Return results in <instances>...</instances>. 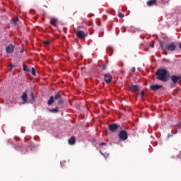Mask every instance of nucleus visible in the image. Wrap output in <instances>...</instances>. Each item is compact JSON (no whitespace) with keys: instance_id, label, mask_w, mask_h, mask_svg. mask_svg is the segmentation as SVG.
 Wrapping results in <instances>:
<instances>
[{"instance_id":"obj_4","label":"nucleus","mask_w":181,"mask_h":181,"mask_svg":"<svg viewBox=\"0 0 181 181\" xmlns=\"http://www.w3.org/2000/svg\"><path fill=\"white\" fill-rule=\"evenodd\" d=\"M118 137L121 141H127L128 139V133L125 130H120Z\"/></svg>"},{"instance_id":"obj_7","label":"nucleus","mask_w":181,"mask_h":181,"mask_svg":"<svg viewBox=\"0 0 181 181\" xmlns=\"http://www.w3.org/2000/svg\"><path fill=\"white\" fill-rule=\"evenodd\" d=\"M14 50H15V46H13V45H12V44H10L6 48V52L7 54L13 53Z\"/></svg>"},{"instance_id":"obj_25","label":"nucleus","mask_w":181,"mask_h":181,"mask_svg":"<svg viewBox=\"0 0 181 181\" xmlns=\"http://www.w3.org/2000/svg\"><path fill=\"white\" fill-rule=\"evenodd\" d=\"M118 16H119V18H124V13H118Z\"/></svg>"},{"instance_id":"obj_17","label":"nucleus","mask_w":181,"mask_h":181,"mask_svg":"<svg viewBox=\"0 0 181 181\" xmlns=\"http://www.w3.org/2000/svg\"><path fill=\"white\" fill-rule=\"evenodd\" d=\"M30 97L31 100H30V103H33V101H35V93H33V92L30 93Z\"/></svg>"},{"instance_id":"obj_12","label":"nucleus","mask_w":181,"mask_h":181,"mask_svg":"<svg viewBox=\"0 0 181 181\" xmlns=\"http://www.w3.org/2000/svg\"><path fill=\"white\" fill-rule=\"evenodd\" d=\"M158 1L156 0H150L147 1V6H153V5H156Z\"/></svg>"},{"instance_id":"obj_8","label":"nucleus","mask_w":181,"mask_h":181,"mask_svg":"<svg viewBox=\"0 0 181 181\" xmlns=\"http://www.w3.org/2000/svg\"><path fill=\"white\" fill-rule=\"evenodd\" d=\"M163 86L162 85H151L150 86V90L151 91H158V90H160L162 88Z\"/></svg>"},{"instance_id":"obj_35","label":"nucleus","mask_w":181,"mask_h":181,"mask_svg":"<svg viewBox=\"0 0 181 181\" xmlns=\"http://www.w3.org/2000/svg\"><path fill=\"white\" fill-rule=\"evenodd\" d=\"M151 47H154V46H153V45H152V46H151Z\"/></svg>"},{"instance_id":"obj_2","label":"nucleus","mask_w":181,"mask_h":181,"mask_svg":"<svg viewBox=\"0 0 181 181\" xmlns=\"http://www.w3.org/2000/svg\"><path fill=\"white\" fill-rule=\"evenodd\" d=\"M158 42L163 52H166V49L169 50V52H175V50H176V43L175 42H170L165 46V43L163 41L159 40Z\"/></svg>"},{"instance_id":"obj_20","label":"nucleus","mask_w":181,"mask_h":181,"mask_svg":"<svg viewBox=\"0 0 181 181\" xmlns=\"http://www.w3.org/2000/svg\"><path fill=\"white\" fill-rule=\"evenodd\" d=\"M43 43L45 46V47H47V46H49L50 45V42H49L48 40L43 41Z\"/></svg>"},{"instance_id":"obj_5","label":"nucleus","mask_w":181,"mask_h":181,"mask_svg":"<svg viewBox=\"0 0 181 181\" xmlns=\"http://www.w3.org/2000/svg\"><path fill=\"white\" fill-rule=\"evenodd\" d=\"M104 78H105V83H107V84H110V83H111V81H112V76L110 74H105L104 75Z\"/></svg>"},{"instance_id":"obj_32","label":"nucleus","mask_w":181,"mask_h":181,"mask_svg":"<svg viewBox=\"0 0 181 181\" xmlns=\"http://www.w3.org/2000/svg\"><path fill=\"white\" fill-rule=\"evenodd\" d=\"M168 59H163V62H166Z\"/></svg>"},{"instance_id":"obj_27","label":"nucleus","mask_w":181,"mask_h":181,"mask_svg":"<svg viewBox=\"0 0 181 181\" xmlns=\"http://www.w3.org/2000/svg\"><path fill=\"white\" fill-rule=\"evenodd\" d=\"M99 145H100V146H103L107 145V143L103 142V143L99 144Z\"/></svg>"},{"instance_id":"obj_28","label":"nucleus","mask_w":181,"mask_h":181,"mask_svg":"<svg viewBox=\"0 0 181 181\" xmlns=\"http://www.w3.org/2000/svg\"><path fill=\"white\" fill-rule=\"evenodd\" d=\"M103 70H107V66L105 65H102Z\"/></svg>"},{"instance_id":"obj_14","label":"nucleus","mask_w":181,"mask_h":181,"mask_svg":"<svg viewBox=\"0 0 181 181\" xmlns=\"http://www.w3.org/2000/svg\"><path fill=\"white\" fill-rule=\"evenodd\" d=\"M68 142H69V145H74V144H76V137L75 136L71 137L68 140Z\"/></svg>"},{"instance_id":"obj_34","label":"nucleus","mask_w":181,"mask_h":181,"mask_svg":"<svg viewBox=\"0 0 181 181\" xmlns=\"http://www.w3.org/2000/svg\"><path fill=\"white\" fill-rule=\"evenodd\" d=\"M83 69H84V68L82 67V68H81V70H83Z\"/></svg>"},{"instance_id":"obj_16","label":"nucleus","mask_w":181,"mask_h":181,"mask_svg":"<svg viewBox=\"0 0 181 181\" xmlns=\"http://www.w3.org/2000/svg\"><path fill=\"white\" fill-rule=\"evenodd\" d=\"M59 98H62V95H60V92H57V93H55L54 100H59Z\"/></svg>"},{"instance_id":"obj_10","label":"nucleus","mask_w":181,"mask_h":181,"mask_svg":"<svg viewBox=\"0 0 181 181\" xmlns=\"http://www.w3.org/2000/svg\"><path fill=\"white\" fill-rule=\"evenodd\" d=\"M21 100H23V104H28V93L23 92L21 95Z\"/></svg>"},{"instance_id":"obj_13","label":"nucleus","mask_w":181,"mask_h":181,"mask_svg":"<svg viewBox=\"0 0 181 181\" xmlns=\"http://www.w3.org/2000/svg\"><path fill=\"white\" fill-rule=\"evenodd\" d=\"M50 23L51 25H52L53 26H57V18H50Z\"/></svg>"},{"instance_id":"obj_24","label":"nucleus","mask_w":181,"mask_h":181,"mask_svg":"<svg viewBox=\"0 0 181 181\" xmlns=\"http://www.w3.org/2000/svg\"><path fill=\"white\" fill-rule=\"evenodd\" d=\"M141 98H144V97H145V92L144 90H142L141 93Z\"/></svg>"},{"instance_id":"obj_3","label":"nucleus","mask_w":181,"mask_h":181,"mask_svg":"<svg viewBox=\"0 0 181 181\" xmlns=\"http://www.w3.org/2000/svg\"><path fill=\"white\" fill-rule=\"evenodd\" d=\"M108 128H109V131H110V132H112V133L117 132V131H121V129H122V127H121V125L115 123H112L109 124Z\"/></svg>"},{"instance_id":"obj_15","label":"nucleus","mask_w":181,"mask_h":181,"mask_svg":"<svg viewBox=\"0 0 181 181\" xmlns=\"http://www.w3.org/2000/svg\"><path fill=\"white\" fill-rule=\"evenodd\" d=\"M53 103H54V97L50 96L49 100H48V101H47V104H48V105H52V104H53Z\"/></svg>"},{"instance_id":"obj_1","label":"nucleus","mask_w":181,"mask_h":181,"mask_svg":"<svg viewBox=\"0 0 181 181\" xmlns=\"http://www.w3.org/2000/svg\"><path fill=\"white\" fill-rule=\"evenodd\" d=\"M156 75L157 76V80L160 81H168V76H169V71L165 69H158Z\"/></svg>"},{"instance_id":"obj_22","label":"nucleus","mask_w":181,"mask_h":181,"mask_svg":"<svg viewBox=\"0 0 181 181\" xmlns=\"http://www.w3.org/2000/svg\"><path fill=\"white\" fill-rule=\"evenodd\" d=\"M31 73L33 76H36V71L35 70L34 67L32 68Z\"/></svg>"},{"instance_id":"obj_33","label":"nucleus","mask_w":181,"mask_h":181,"mask_svg":"<svg viewBox=\"0 0 181 181\" xmlns=\"http://www.w3.org/2000/svg\"><path fill=\"white\" fill-rule=\"evenodd\" d=\"M138 71H141V68L137 69Z\"/></svg>"},{"instance_id":"obj_29","label":"nucleus","mask_w":181,"mask_h":181,"mask_svg":"<svg viewBox=\"0 0 181 181\" xmlns=\"http://www.w3.org/2000/svg\"><path fill=\"white\" fill-rule=\"evenodd\" d=\"M135 70H136L135 67H133V68L132 69V73H134Z\"/></svg>"},{"instance_id":"obj_19","label":"nucleus","mask_w":181,"mask_h":181,"mask_svg":"<svg viewBox=\"0 0 181 181\" xmlns=\"http://www.w3.org/2000/svg\"><path fill=\"white\" fill-rule=\"evenodd\" d=\"M18 22H19V18H16V19L13 20L12 23L13 25H18Z\"/></svg>"},{"instance_id":"obj_9","label":"nucleus","mask_w":181,"mask_h":181,"mask_svg":"<svg viewBox=\"0 0 181 181\" xmlns=\"http://www.w3.org/2000/svg\"><path fill=\"white\" fill-rule=\"evenodd\" d=\"M181 77L176 75H173L170 77L171 81H173V84H177V81L180 80Z\"/></svg>"},{"instance_id":"obj_6","label":"nucleus","mask_w":181,"mask_h":181,"mask_svg":"<svg viewBox=\"0 0 181 181\" xmlns=\"http://www.w3.org/2000/svg\"><path fill=\"white\" fill-rule=\"evenodd\" d=\"M76 35L78 39H84L86 37V33L83 30H78Z\"/></svg>"},{"instance_id":"obj_30","label":"nucleus","mask_w":181,"mask_h":181,"mask_svg":"<svg viewBox=\"0 0 181 181\" xmlns=\"http://www.w3.org/2000/svg\"><path fill=\"white\" fill-rule=\"evenodd\" d=\"M10 67H11V69H13V64H11V65H10Z\"/></svg>"},{"instance_id":"obj_11","label":"nucleus","mask_w":181,"mask_h":181,"mask_svg":"<svg viewBox=\"0 0 181 181\" xmlns=\"http://www.w3.org/2000/svg\"><path fill=\"white\" fill-rule=\"evenodd\" d=\"M129 90L132 93H136V91H139V88L136 85H130Z\"/></svg>"},{"instance_id":"obj_26","label":"nucleus","mask_w":181,"mask_h":181,"mask_svg":"<svg viewBox=\"0 0 181 181\" xmlns=\"http://www.w3.org/2000/svg\"><path fill=\"white\" fill-rule=\"evenodd\" d=\"M107 49L110 50V52H112V53L114 52V48H112V47H108Z\"/></svg>"},{"instance_id":"obj_18","label":"nucleus","mask_w":181,"mask_h":181,"mask_svg":"<svg viewBox=\"0 0 181 181\" xmlns=\"http://www.w3.org/2000/svg\"><path fill=\"white\" fill-rule=\"evenodd\" d=\"M49 112H53V113L59 112V109H57V107H56L54 109H50Z\"/></svg>"},{"instance_id":"obj_21","label":"nucleus","mask_w":181,"mask_h":181,"mask_svg":"<svg viewBox=\"0 0 181 181\" xmlns=\"http://www.w3.org/2000/svg\"><path fill=\"white\" fill-rule=\"evenodd\" d=\"M23 71H30V70L28 69V66H26V64H23Z\"/></svg>"},{"instance_id":"obj_31","label":"nucleus","mask_w":181,"mask_h":181,"mask_svg":"<svg viewBox=\"0 0 181 181\" xmlns=\"http://www.w3.org/2000/svg\"><path fill=\"white\" fill-rule=\"evenodd\" d=\"M20 53H23V49H21Z\"/></svg>"},{"instance_id":"obj_23","label":"nucleus","mask_w":181,"mask_h":181,"mask_svg":"<svg viewBox=\"0 0 181 181\" xmlns=\"http://www.w3.org/2000/svg\"><path fill=\"white\" fill-rule=\"evenodd\" d=\"M64 103V101L63 100H59V101H58V104L59 105H63Z\"/></svg>"}]
</instances>
